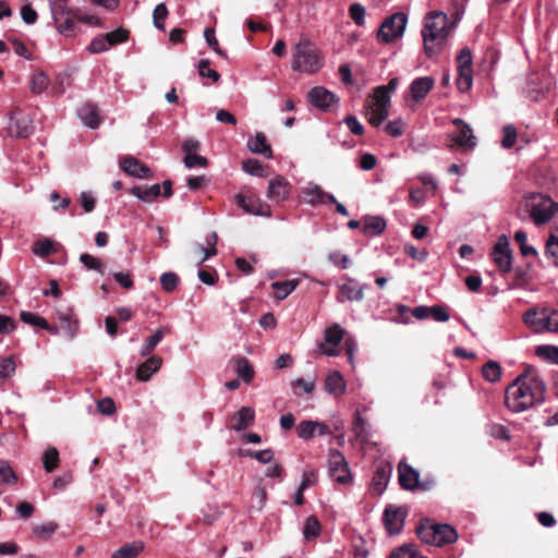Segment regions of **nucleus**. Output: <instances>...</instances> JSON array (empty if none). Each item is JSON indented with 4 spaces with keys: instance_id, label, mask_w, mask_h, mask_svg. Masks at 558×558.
<instances>
[{
    "instance_id": "nucleus-1",
    "label": "nucleus",
    "mask_w": 558,
    "mask_h": 558,
    "mask_svg": "<svg viewBox=\"0 0 558 558\" xmlns=\"http://www.w3.org/2000/svg\"><path fill=\"white\" fill-rule=\"evenodd\" d=\"M456 22L450 24L449 17L441 11H434L425 17L422 29L424 52L428 58L440 53L452 32Z\"/></svg>"
},
{
    "instance_id": "nucleus-2",
    "label": "nucleus",
    "mask_w": 558,
    "mask_h": 558,
    "mask_svg": "<svg viewBox=\"0 0 558 558\" xmlns=\"http://www.w3.org/2000/svg\"><path fill=\"white\" fill-rule=\"evenodd\" d=\"M292 70L313 74L323 66V59L316 46L308 39L300 40L292 49Z\"/></svg>"
},
{
    "instance_id": "nucleus-3",
    "label": "nucleus",
    "mask_w": 558,
    "mask_h": 558,
    "mask_svg": "<svg viewBox=\"0 0 558 558\" xmlns=\"http://www.w3.org/2000/svg\"><path fill=\"white\" fill-rule=\"evenodd\" d=\"M418 538L428 545L441 547L452 544L458 539V533L450 524H436L425 519L416 527Z\"/></svg>"
},
{
    "instance_id": "nucleus-4",
    "label": "nucleus",
    "mask_w": 558,
    "mask_h": 558,
    "mask_svg": "<svg viewBox=\"0 0 558 558\" xmlns=\"http://www.w3.org/2000/svg\"><path fill=\"white\" fill-rule=\"evenodd\" d=\"M525 325L536 333H558V311L548 307H531L525 311Z\"/></svg>"
},
{
    "instance_id": "nucleus-5",
    "label": "nucleus",
    "mask_w": 558,
    "mask_h": 558,
    "mask_svg": "<svg viewBox=\"0 0 558 558\" xmlns=\"http://www.w3.org/2000/svg\"><path fill=\"white\" fill-rule=\"evenodd\" d=\"M408 24V16L403 12H397L381 23L377 32V40L381 44H390L403 36Z\"/></svg>"
},
{
    "instance_id": "nucleus-6",
    "label": "nucleus",
    "mask_w": 558,
    "mask_h": 558,
    "mask_svg": "<svg viewBox=\"0 0 558 558\" xmlns=\"http://www.w3.org/2000/svg\"><path fill=\"white\" fill-rule=\"evenodd\" d=\"M328 474L335 482L348 485L352 474L345 457L338 449H331L328 454Z\"/></svg>"
},
{
    "instance_id": "nucleus-7",
    "label": "nucleus",
    "mask_w": 558,
    "mask_h": 558,
    "mask_svg": "<svg viewBox=\"0 0 558 558\" xmlns=\"http://www.w3.org/2000/svg\"><path fill=\"white\" fill-rule=\"evenodd\" d=\"M50 11L57 31L65 37L73 36L76 29L75 21H77L76 9L61 3L59 7L50 8Z\"/></svg>"
},
{
    "instance_id": "nucleus-8",
    "label": "nucleus",
    "mask_w": 558,
    "mask_h": 558,
    "mask_svg": "<svg viewBox=\"0 0 558 558\" xmlns=\"http://www.w3.org/2000/svg\"><path fill=\"white\" fill-rule=\"evenodd\" d=\"M490 257L501 272H508L511 270L513 255L510 248L509 239L506 234L498 238L492 248Z\"/></svg>"
},
{
    "instance_id": "nucleus-9",
    "label": "nucleus",
    "mask_w": 558,
    "mask_h": 558,
    "mask_svg": "<svg viewBox=\"0 0 558 558\" xmlns=\"http://www.w3.org/2000/svg\"><path fill=\"white\" fill-rule=\"evenodd\" d=\"M558 211V204L550 197L539 196L537 202L532 204L531 218L535 225H543L548 222Z\"/></svg>"
},
{
    "instance_id": "nucleus-10",
    "label": "nucleus",
    "mask_w": 558,
    "mask_h": 558,
    "mask_svg": "<svg viewBox=\"0 0 558 558\" xmlns=\"http://www.w3.org/2000/svg\"><path fill=\"white\" fill-rule=\"evenodd\" d=\"M344 329L339 324H333L324 331V341L318 344L320 352L327 356H337V347L343 339Z\"/></svg>"
},
{
    "instance_id": "nucleus-11",
    "label": "nucleus",
    "mask_w": 558,
    "mask_h": 558,
    "mask_svg": "<svg viewBox=\"0 0 558 558\" xmlns=\"http://www.w3.org/2000/svg\"><path fill=\"white\" fill-rule=\"evenodd\" d=\"M452 124L457 126V131L449 135L450 140L463 149H473L477 140L470 124L460 118L453 119Z\"/></svg>"
},
{
    "instance_id": "nucleus-12",
    "label": "nucleus",
    "mask_w": 558,
    "mask_h": 558,
    "mask_svg": "<svg viewBox=\"0 0 558 558\" xmlns=\"http://www.w3.org/2000/svg\"><path fill=\"white\" fill-rule=\"evenodd\" d=\"M505 404L513 413L523 411V373L519 374L507 387Z\"/></svg>"
},
{
    "instance_id": "nucleus-13",
    "label": "nucleus",
    "mask_w": 558,
    "mask_h": 558,
    "mask_svg": "<svg viewBox=\"0 0 558 558\" xmlns=\"http://www.w3.org/2000/svg\"><path fill=\"white\" fill-rule=\"evenodd\" d=\"M235 202L239 207H241L246 214H251L254 216L262 217H270L271 209L268 204L263 202L259 197L250 195L245 196L242 194H238L235 196Z\"/></svg>"
},
{
    "instance_id": "nucleus-14",
    "label": "nucleus",
    "mask_w": 558,
    "mask_h": 558,
    "mask_svg": "<svg viewBox=\"0 0 558 558\" xmlns=\"http://www.w3.org/2000/svg\"><path fill=\"white\" fill-rule=\"evenodd\" d=\"M302 192L304 195L303 202L313 207L336 203V196L333 194L324 191L320 185L314 182L307 183Z\"/></svg>"
},
{
    "instance_id": "nucleus-15",
    "label": "nucleus",
    "mask_w": 558,
    "mask_h": 558,
    "mask_svg": "<svg viewBox=\"0 0 558 558\" xmlns=\"http://www.w3.org/2000/svg\"><path fill=\"white\" fill-rule=\"evenodd\" d=\"M407 510L401 507L389 505L385 508L383 522L390 535L399 534L403 527Z\"/></svg>"
},
{
    "instance_id": "nucleus-16",
    "label": "nucleus",
    "mask_w": 558,
    "mask_h": 558,
    "mask_svg": "<svg viewBox=\"0 0 558 558\" xmlns=\"http://www.w3.org/2000/svg\"><path fill=\"white\" fill-rule=\"evenodd\" d=\"M307 99L311 105L322 111H328L332 105L339 101L336 94L322 86L311 88L307 94Z\"/></svg>"
},
{
    "instance_id": "nucleus-17",
    "label": "nucleus",
    "mask_w": 558,
    "mask_h": 558,
    "mask_svg": "<svg viewBox=\"0 0 558 558\" xmlns=\"http://www.w3.org/2000/svg\"><path fill=\"white\" fill-rule=\"evenodd\" d=\"M291 192L290 182L282 175L277 174L269 180L267 198L276 204L284 202Z\"/></svg>"
},
{
    "instance_id": "nucleus-18",
    "label": "nucleus",
    "mask_w": 558,
    "mask_h": 558,
    "mask_svg": "<svg viewBox=\"0 0 558 558\" xmlns=\"http://www.w3.org/2000/svg\"><path fill=\"white\" fill-rule=\"evenodd\" d=\"M366 283H359L354 278L345 277V281L339 286L342 298H338L339 302L351 301L361 302L364 299V290L367 289Z\"/></svg>"
},
{
    "instance_id": "nucleus-19",
    "label": "nucleus",
    "mask_w": 558,
    "mask_h": 558,
    "mask_svg": "<svg viewBox=\"0 0 558 558\" xmlns=\"http://www.w3.org/2000/svg\"><path fill=\"white\" fill-rule=\"evenodd\" d=\"M546 386L541 379L531 377L525 381V409L545 401Z\"/></svg>"
},
{
    "instance_id": "nucleus-20",
    "label": "nucleus",
    "mask_w": 558,
    "mask_h": 558,
    "mask_svg": "<svg viewBox=\"0 0 558 558\" xmlns=\"http://www.w3.org/2000/svg\"><path fill=\"white\" fill-rule=\"evenodd\" d=\"M392 473V465L389 462H383L376 466L372 478L373 494L381 495L389 483Z\"/></svg>"
},
{
    "instance_id": "nucleus-21",
    "label": "nucleus",
    "mask_w": 558,
    "mask_h": 558,
    "mask_svg": "<svg viewBox=\"0 0 558 558\" xmlns=\"http://www.w3.org/2000/svg\"><path fill=\"white\" fill-rule=\"evenodd\" d=\"M399 484L405 490H415L418 485L420 472L408 463L398 465Z\"/></svg>"
},
{
    "instance_id": "nucleus-22",
    "label": "nucleus",
    "mask_w": 558,
    "mask_h": 558,
    "mask_svg": "<svg viewBox=\"0 0 558 558\" xmlns=\"http://www.w3.org/2000/svg\"><path fill=\"white\" fill-rule=\"evenodd\" d=\"M122 170L134 178L145 179L151 177V170L138 159L129 156L120 162Z\"/></svg>"
},
{
    "instance_id": "nucleus-23",
    "label": "nucleus",
    "mask_w": 558,
    "mask_h": 558,
    "mask_svg": "<svg viewBox=\"0 0 558 558\" xmlns=\"http://www.w3.org/2000/svg\"><path fill=\"white\" fill-rule=\"evenodd\" d=\"M435 80L432 76H422L412 81L410 85V93L412 98L420 102L433 89Z\"/></svg>"
},
{
    "instance_id": "nucleus-24",
    "label": "nucleus",
    "mask_w": 558,
    "mask_h": 558,
    "mask_svg": "<svg viewBox=\"0 0 558 558\" xmlns=\"http://www.w3.org/2000/svg\"><path fill=\"white\" fill-rule=\"evenodd\" d=\"M34 131L33 122L28 116L19 118L11 117L9 124V132L11 135L19 138L28 137Z\"/></svg>"
},
{
    "instance_id": "nucleus-25",
    "label": "nucleus",
    "mask_w": 558,
    "mask_h": 558,
    "mask_svg": "<svg viewBox=\"0 0 558 558\" xmlns=\"http://www.w3.org/2000/svg\"><path fill=\"white\" fill-rule=\"evenodd\" d=\"M347 385L340 372H330L325 378V391L332 396H342L345 393Z\"/></svg>"
},
{
    "instance_id": "nucleus-26",
    "label": "nucleus",
    "mask_w": 558,
    "mask_h": 558,
    "mask_svg": "<svg viewBox=\"0 0 558 558\" xmlns=\"http://www.w3.org/2000/svg\"><path fill=\"white\" fill-rule=\"evenodd\" d=\"M247 148L253 154L262 155L267 159L272 158V150L264 133L258 132L247 141Z\"/></svg>"
},
{
    "instance_id": "nucleus-27",
    "label": "nucleus",
    "mask_w": 558,
    "mask_h": 558,
    "mask_svg": "<svg viewBox=\"0 0 558 558\" xmlns=\"http://www.w3.org/2000/svg\"><path fill=\"white\" fill-rule=\"evenodd\" d=\"M161 364L162 359L160 356H150L137 367L136 378L140 381H148L150 377L159 371Z\"/></svg>"
},
{
    "instance_id": "nucleus-28",
    "label": "nucleus",
    "mask_w": 558,
    "mask_h": 558,
    "mask_svg": "<svg viewBox=\"0 0 558 558\" xmlns=\"http://www.w3.org/2000/svg\"><path fill=\"white\" fill-rule=\"evenodd\" d=\"M232 428L236 432L244 430L254 424L255 411L250 407H242L234 413Z\"/></svg>"
},
{
    "instance_id": "nucleus-29",
    "label": "nucleus",
    "mask_w": 558,
    "mask_h": 558,
    "mask_svg": "<svg viewBox=\"0 0 558 558\" xmlns=\"http://www.w3.org/2000/svg\"><path fill=\"white\" fill-rule=\"evenodd\" d=\"M232 363L238 378L250 385L255 377V371L250 361L244 356H235L232 359Z\"/></svg>"
},
{
    "instance_id": "nucleus-30",
    "label": "nucleus",
    "mask_w": 558,
    "mask_h": 558,
    "mask_svg": "<svg viewBox=\"0 0 558 558\" xmlns=\"http://www.w3.org/2000/svg\"><path fill=\"white\" fill-rule=\"evenodd\" d=\"M387 227L386 220L380 216H366L364 225L361 229L364 235H379Z\"/></svg>"
},
{
    "instance_id": "nucleus-31",
    "label": "nucleus",
    "mask_w": 558,
    "mask_h": 558,
    "mask_svg": "<svg viewBox=\"0 0 558 558\" xmlns=\"http://www.w3.org/2000/svg\"><path fill=\"white\" fill-rule=\"evenodd\" d=\"M144 548L145 545L142 541H134L113 551L111 558H135L144 550Z\"/></svg>"
},
{
    "instance_id": "nucleus-32",
    "label": "nucleus",
    "mask_w": 558,
    "mask_h": 558,
    "mask_svg": "<svg viewBox=\"0 0 558 558\" xmlns=\"http://www.w3.org/2000/svg\"><path fill=\"white\" fill-rule=\"evenodd\" d=\"M130 192L132 195L145 203H151L155 198L161 195L160 185L157 183L148 187L133 186Z\"/></svg>"
},
{
    "instance_id": "nucleus-33",
    "label": "nucleus",
    "mask_w": 558,
    "mask_h": 558,
    "mask_svg": "<svg viewBox=\"0 0 558 558\" xmlns=\"http://www.w3.org/2000/svg\"><path fill=\"white\" fill-rule=\"evenodd\" d=\"M50 85V78L46 72L39 70L32 74L29 78V89L35 95L43 94Z\"/></svg>"
},
{
    "instance_id": "nucleus-34",
    "label": "nucleus",
    "mask_w": 558,
    "mask_h": 558,
    "mask_svg": "<svg viewBox=\"0 0 558 558\" xmlns=\"http://www.w3.org/2000/svg\"><path fill=\"white\" fill-rule=\"evenodd\" d=\"M167 332V329L165 327H159L156 329V331L146 339V341L143 343L140 354L143 357L148 356L155 348L161 342L165 335Z\"/></svg>"
},
{
    "instance_id": "nucleus-35",
    "label": "nucleus",
    "mask_w": 558,
    "mask_h": 558,
    "mask_svg": "<svg viewBox=\"0 0 558 558\" xmlns=\"http://www.w3.org/2000/svg\"><path fill=\"white\" fill-rule=\"evenodd\" d=\"M389 558H427L418 554L416 545L412 543L403 544L399 547L393 548Z\"/></svg>"
},
{
    "instance_id": "nucleus-36",
    "label": "nucleus",
    "mask_w": 558,
    "mask_h": 558,
    "mask_svg": "<svg viewBox=\"0 0 558 558\" xmlns=\"http://www.w3.org/2000/svg\"><path fill=\"white\" fill-rule=\"evenodd\" d=\"M535 355L548 363L558 364V347L541 344L535 348Z\"/></svg>"
},
{
    "instance_id": "nucleus-37",
    "label": "nucleus",
    "mask_w": 558,
    "mask_h": 558,
    "mask_svg": "<svg viewBox=\"0 0 558 558\" xmlns=\"http://www.w3.org/2000/svg\"><path fill=\"white\" fill-rule=\"evenodd\" d=\"M20 318L23 323L36 327H40L43 329L49 330L51 332H56V330L49 325V323L41 316L32 313V312H21Z\"/></svg>"
},
{
    "instance_id": "nucleus-38",
    "label": "nucleus",
    "mask_w": 558,
    "mask_h": 558,
    "mask_svg": "<svg viewBox=\"0 0 558 558\" xmlns=\"http://www.w3.org/2000/svg\"><path fill=\"white\" fill-rule=\"evenodd\" d=\"M59 451L56 447H49L43 454V464L47 473L53 472L59 464Z\"/></svg>"
},
{
    "instance_id": "nucleus-39",
    "label": "nucleus",
    "mask_w": 558,
    "mask_h": 558,
    "mask_svg": "<svg viewBox=\"0 0 558 558\" xmlns=\"http://www.w3.org/2000/svg\"><path fill=\"white\" fill-rule=\"evenodd\" d=\"M242 169L254 177L264 178L267 175L265 166L255 158L246 159L242 162Z\"/></svg>"
},
{
    "instance_id": "nucleus-40",
    "label": "nucleus",
    "mask_w": 558,
    "mask_h": 558,
    "mask_svg": "<svg viewBox=\"0 0 558 558\" xmlns=\"http://www.w3.org/2000/svg\"><path fill=\"white\" fill-rule=\"evenodd\" d=\"M298 283L295 280L275 281L271 283L272 289L276 290V299L283 300L294 291Z\"/></svg>"
},
{
    "instance_id": "nucleus-41",
    "label": "nucleus",
    "mask_w": 558,
    "mask_h": 558,
    "mask_svg": "<svg viewBox=\"0 0 558 558\" xmlns=\"http://www.w3.org/2000/svg\"><path fill=\"white\" fill-rule=\"evenodd\" d=\"M483 377L489 383H496L500 379L501 367L498 362L488 361L482 367Z\"/></svg>"
},
{
    "instance_id": "nucleus-42",
    "label": "nucleus",
    "mask_w": 558,
    "mask_h": 558,
    "mask_svg": "<svg viewBox=\"0 0 558 558\" xmlns=\"http://www.w3.org/2000/svg\"><path fill=\"white\" fill-rule=\"evenodd\" d=\"M318 422L315 421H302L296 426L298 437L304 440L311 439L316 435Z\"/></svg>"
},
{
    "instance_id": "nucleus-43",
    "label": "nucleus",
    "mask_w": 558,
    "mask_h": 558,
    "mask_svg": "<svg viewBox=\"0 0 558 558\" xmlns=\"http://www.w3.org/2000/svg\"><path fill=\"white\" fill-rule=\"evenodd\" d=\"M322 527L318 519L315 515H310L306 518L303 535L305 539H312L317 537L320 534Z\"/></svg>"
},
{
    "instance_id": "nucleus-44",
    "label": "nucleus",
    "mask_w": 558,
    "mask_h": 558,
    "mask_svg": "<svg viewBox=\"0 0 558 558\" xmlns=\"http://www.w3.org/2000/svg\"><path fill=\"white\" fill-rule=\"evenodd\" d=\"M352 430L361 441L368 440L369 434L366 428V421L361 416L360 412H355Z\"/></svg>"
},
{
    "instance_id": "nucleus-45",
    "label": "nucleus",
    "mask_w": 558,
    "mask_h": 558,
    "mask_svg": "<svg viewBox=\"0 0 558 558\" xmlns=\"http://www.w3.org/2000/svg\"><path fill=\"white\" fill-rule=\"evenodd\" d=\"M458 71H473V56L469 47H463L457 57Z\"/></svg>"
},
{
    "instance_id": "nucleus-46",
    "label": "nucleus",
    "mask_w": 558,
    "mask_h": 558,
    "mask_svg": "<svg viewBox=\"0 0 558 558\" xmlns=\"http://www.w3.org/2000/svg\"><path fill=\"white\" fill-rule=\"evenodd\" d=\"M17 482L16 474L7 461L0 460V485H13Z\"/></svg>"
},
{
    "instance_id": "nucleus-47",
    "label": "nucleus",
    "mask_w": 558,
    "mask_h": 558,
    "mask_svg": "<svg viewBox=\"0 0 558 558\" xmlns=\"http://www.w3.org/2000/svg\"><path fill=\"white\" fill-rule=\"evenodd\" d=\"M80 262L84 265L86 269L96 270L100 274H104V263L100 258L95 257L87 253H83L80 256Z\"/></svg>"
},
{
    "instance_id": "nucleus-48",
    "label": "nucleus",
    "mask_w": 558,
    "mask_h": 558,
    "mask_svg": "<svg viewBox=\"0 0 558 558\" xmlns=\"http://www.w3.org/2000/svg\"><path fill=\"white\" fill-rule=\"evenodd\" d=\"M504 137L501 140V146L505 149H509L514 146L518 138V131L512 124H507L502 128Z\"/></svg>"
},
{
    "instance_id": "nucleus-49",
    "label": "nucleus",
    "mask_w": 558,
    "mask_h": 558,
    "mask_svg": "<svg viewBox=\"0 0 558 558\" xmlns=\"http://www.w3.org/2000/svg\"><path fill=\"white\" fill-rule=\"evenodd\" d=\"M386 87H376L373 95L374 102L371 106L388 109L390 104V94L385 90Z\"/></svg>"
},
{
    "instance_id": "nucleus-50",
    "label": "nucleus",
    "mask_w": 558,
    "mask_h": 558,
    "mask_svg": "<svg viewBox=\"0 0 558 558\" xmlns=\"http://www.w3.org/2000/svg\"><path fill=\"white\" fill-rule=\"evenodd\" d=\"M58 527H59L58 523L50 521L47 523L35 525L33 529V532L36 536H38L40 538H49L56 533Z\"/></svg>"
},
{
    "instance_id": "nucleus-51",
    "label": "nucleus",
    "mask_w": 558,
    "mask_h": 558,
    "mask_svg": "<svg viewBox=\"0 0 558 558\" xmlns=\"http://www.w3.org/2000/svg\"><path fill=\"white\" fill-rule=\"evenodd\" d=\"M368 122L374 126H379L389 116L388 109L369 106Z\"/></svg>"
},
{
    "instance_id": "nucleus-52",
    "label": "nucleus",
    "mask_w": 558,
    "mask_h": 558,
    "mask_svg": "<svg viewBox=\"0 0 558 558\" xmlns=\"http://www.w3.org/2000/svg\"><path fill=\"white\" fill-rule=\"evenodd\" d=\"M168 16V9L165 3H159L153 11V23L154 26L160 31H165V20Z\"/></svg>"
},
{
    "instance_id": "nucleus-53",
    "label": "nucleus",
    "mask_w": 558,
    "mask_h": 558,
    "mask_svg": "<svg viewBox=\"0 0 558 558\" xmlns=\"http://www.w3.org/2000/svg\"><path fill=\"white\" fill-rule=\"evenodd\" d=\"M109 48L110 45L108 43V37H106V35H99L87 46V51L90 53H101L107 51Z\"/></svg>"
},
{
    "instance_id": "nucleus-54",
    "label": "nucleus",
    "mask_w": 558,
    "mask_h": 558,
    "mask_svg": "<svg viewBox=\"0 0 558 558\" xmlns=\"http://www.w3.org/2000/svg\"><path fill=\"white\" fill-rule=\"evenodd\" d=\"M365 7L359 2L352 3L349 8L350 17L357 26H363L365 24Z\"/></svg>"
},
{
    "instance_id": "nucleus-55",
    "label": "nucleus",
    "mask_w": 558,
    "mask_h": 558,
    "mask_svg": "<svg viewBox=\"0 0 558 558\" xmlns=\"http://www.w3.org/2000/svg\"><path fill=\"white\" fill-rule=\"evenodd\" d=\"M108 37V43L111 46L125 43L129 39L130 32L123 27H119L113 32L105 34Z\"/></svg>"
},
{
    "instance_id": "nucleus-56",
    "label": "nucleus",
    "mask_w": 558,
    "mask_h": 558,
    "mask_svg": "<svg viewBox=\"0 0 558 558\" xmlns=\"http://www.w3.org/2000/svg\"><path fill=\"white\" fill-rule=\"evenodd\" d=\"M457 87L460 92H468L473 84V71H458Z\"/></svg>"
},
{
    "instance_id": "nucleus-57",
    "label": "nucleus",
    "mask_w": 558,
    "mask_h": 558,
    "mask_svg": "<svg viewBox=\"0 0 558 558\" xmlns=\"http://www.w3.org/2000/svg\"><path fill=\"white\" fill-rule=\"evenodd\" d=\"M179 283V277L174 272H163L160 276V284L166 292H172L175 290Z\"/></svg>"
},
{
    "instance_id": "nucleus-58",
    "label": "nucleus",
    "mask_w": 558,
    "mask_h": 558,
    "mask_svg": "<svg viewBox=\"0 0 558 558\" xmlns=\"http://www.w3.org/2000/svg\"><path fill=\"white\" fill-rule=\"evenodd\" d=\"M197 68H198V74L202 77H208L213 82H218L220 80V74L216 70H213L209 68V60L202 59L198 62Z\"/></svg>"
},
{
    "instance_id": "nucleus-59",
    "label": "nucleus",
    "mask_w": 558,
    "mask_h": 558,
    "mask_svg": "<svg viewBox=\"0 0 558 558\" xmlns=\"http://www.w3.org/2000/svg\"><path fill=\"white\" fill-rule=\"evenodd\" d=\"M204 38L209 48H211L218 56L226 57L223 50L220 49L218 40L216 38L215 29L211 27H207L204 31Z\"/></svg>"
},
{
    "instance_id": "nucleus-60",
    "label": "nucleus",
    "mask_w": 558,
    "mask_h": 558,
    "mask_svg": "<svg viewBox=\"0 0 558 558\" xmlns=\"http://www.w3.org/2000/svg\"><path fill=\"white\" fill-rule=\"evenodd\" d=\"M53 251L52 242L49 239L35 242L33 253L40 257L49 256Z\"/></svg>"
},
{
    "instance_id": "nucleus-61",
    "label": "nucleus",
    "mask_w": 558,
    "mask_h": 558,
    "mask_svg": "<svg viewBox=\"0 0 558 558\" xmlns=\"http://www.w3.org/2000/svg\"><path fill=\"white\" fill-rule=\"evenodd\" d=\"M546 254L554 257L555 264L558 265V229L550 234L546 242Z\"/></svg>"
},
{
    "instance_id": "nucleus-62",
    "label": "nucleus",
    "mask_w": 558,
    "mask_h": 558,
    "mask_svg": "<svg viewBox=\"0 0 558 558\" xmlns=\"http://www.w3.org/2000/svg\"><path fill=\"white\" fill-rule=\"evenodd\" d=\"M245 456L256 459L260 463H270L274 460V451L271 449H263L258 451L247 450Z\"/></svg>"
},
{
    "instance_id": "nucleus-63",
    "label": "nucleus",
    "mask_w": 558,
    "mask_h": 558,
    "mask_svg": "<svg viewBox=\"0 0 558 558\" xmlns=\"http://www.w3.org/2000/svg\"><path fill=\"white\" fill-rule=\"evenodd\" d=\"M61 328L64 329L69 338H73L78 330L77 320H72L69 315L60 316Z\"/></svg>"
},
{
    "instance_id": "nucleus-64",
    "label": "nucleus",
    "mask_w": 558,
    "mask_h": 558,
    "mask_svg": "<svg viewBox=\"0 0 558 558\" xmlns=\"http://www.w3.org/2000/svg\"><path fill=\"white\" fill-rule=\"evenodd\" d=\"M184 165L186 168H190V169L196 168V167H206L207 159L197 154H187L184 157Z\"/></svg>"
}]
</instances>
